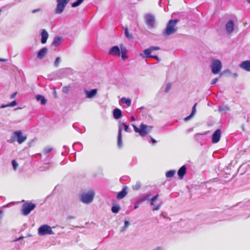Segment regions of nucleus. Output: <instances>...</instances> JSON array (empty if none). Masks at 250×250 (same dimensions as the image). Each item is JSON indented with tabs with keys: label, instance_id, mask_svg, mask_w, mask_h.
<instances>
[{
	"label": "nucleus",
	"instance_id": "f257e3e1",
	"mask_svg": "<svg viewBox=\"0 0 250 250\" xmlns=\"http://www.w3.org/2000/svg\"><path fill=\"white\" fill-rule=\"evenodd\" d=\"M178 22L177 19L170 20L167 24L166 29L163 32V35L165 37H167L177 32V27L176 25Z\"/></svg>",
	"mask_w": 250,
	"mask_h": 250
},
{
	"label": "nucleus",
	"instance_id": "f03ea898",
	"mask_svg": "<svg viewBox=\"0 0 250 250\" xmlns=\"http://www.w3.org/2000/svg\"><path fill=\"white\" fill-rule=\"evenodd\" d=\"M27 139V136L23 134L21 130H17L12 132L10 139L8 141L9 143L17 142L19 144H21Z\"/></svg>",
	"mask_w": 250,
	"mask_h": 250
},
{
	"label": "nucleus",
	"instance_id": "7ed1b4c3",
	"mask_svg": "<svg viewBox=\"0 0 250 250\" xmlns=\"http://www.w3.org/2000/svg\"><path fill=\"white\" fill-rule=\"evenodd\" d=\"M132 125L133 127L134 131L138 133L142 137L145 136L146 134L150 132L152 128V126H148L143 123L140 125L139 127H137L133 124H132Z\"/></svg>",
	"mask_w": 250,
	"mask_h": 250
},
{
	"label": "nucleus",
	"instance_id": "20e7f679",
	"mask_svg": "<svg viewBox=\"0 0 250 250\" xmlns=\"http://www.w3.org/2000/svg\"><path fill=\"white\" fill-rule=\"evenodd\" d=\"M124 128V129L126 132H130V130L129 129L128 125H127L124 122H119V130L118 134V138H117V145L119 147H122L123 143H122V131Z\"/></svg>",
	"mask_w": 250,
	"mask_h": 250
},
{
	"label": "nucleus",
	"instance_id": "39448f33",
	"mask_svg": "<svg viewBox=\"0 0 250 250\" xmlns=\"http://www.w3.org/2000/svg\"><path fill=\"white\" fill-rule=\"evenodd\" d=\"M211 72L214 74H218L222 68V63L218 59H212L210 64Z\"/></svg>",
	"mask_w": 250,
	"mask_h": 250
},
{
	"label": "nucleus",
	"instance_id": "423d86ee",
	"mask_svg": "<svg viewBox=\"0 0 250 250\" xmlns=\"http://www.w3.org/2000/svg\"><path fill=\"white\" fill-rule=\"evenodd\" d=\"M70 0H56L57 6L55 12L57 14H62Z\"/></svg>",
	"mask_w": 250,
	"mask_h": 250
},
{
	"label": "nucleus",
	"instance_id": "0eeeda50",
	"mask_svg": "<svg viewBox=\"0 0 250 250\" xmlns=\"http://www.w3.org/2000/svg\"><path fill=\"white\" fill-rule=\"evenodd\" d=\"M38 234L40 236H44L46 235L54 234L52 228L47 225H43L38 229Z\"/></svg>",
	"mask_w": 250,
	"mask_h": 250
},
{
	"label": "nucleus",
	"instance_id": "6e6552de",
	"mask_svg": "<svg viewBox=\"0 0 250 250\" xmlns=\"http://www.w3.org/2000/svg\"><path fill=\"white\" fill-rule=\"evenodd\" d=\"M94 196V192L93 191L83 193L81 195L80 200L83 203L89 204L92 202Z\"/></svg>",
	"mask_w": 250,
	"mask_h": 250
},
{
	"label": "nucleus",
	"instance_id": "1a4fd4ad",
	"mask_svg": "<svg viewBox=\"0 0 250 250\" xmlns=\"http://www.w3.org/2000/svg\"><path fill=\"white\" fill-rule=\"evenodd\" d=\"M145 19L146 23L149 28L154 27L155 19L152 14L150 13L146 14L145 16Z\"/></svg>",
	"mask_w": 250,
	"mask_h": 250
},
{
	"label": "nucleus",
	"instance_id": "9d476101",
	"mask_svg": "<svg viewBox=\"0 0 250 250\" xmlns=\"http://www.w3.org/2000/svg\"><path fill=\"white\" fill-rule=\"evenodd\" d=\"M31 211V202L24 203L21 208V212L23 215H27Z\"/></svg>",
	"mask_w": 250,
	"mask_h": 250
},
{
	"label": "nucleus",
	"instance_id": "9b49d317",
	"mask_svg": "<svg viewBox=\"0 0 250 250\" xmlns=\"http://www.w3.org/2000/svg\"><path fill=\"white\" fill-rule=\"evenodd\" d=\"M158 197H159V195L157 194L155 196H153L151 199H149V202L150 205L151 206H154V208H153V211L158 210L161 208V205H162V202H161L159 204H158L157 205H155L154 204V202H155L156 200H157L158 199Z\"/></svg>",
	"mask_w": 250,
	"mask_h": 250
},
{
	"label": "nucleus",
	"instance_id": "f8f14e48",
	"mask_svg": "<svg viewBox=\"0 0 250 250\" xmlns=\"http://www.w3.org/2000/svg\"><path fill=\"white\" fill-rule=\"evenodd\" d=\"M221 129H218L216 130L211 136L212 142L216 144L219 142L221 138Z\"/></svg>",
	"mask_w": 250,
	"mask_h": 250
},
{
	"label": "nucleus",
	"instance_id": "ddd939ff",
	"mask_svg": "<svg viewBox=\"0 0 250 250\" xmlns=\"http://www.w3.org/2000/svg\"><path fill=\"white\" fill-rule=\"evenodd\" d=\"M234 23L231 20H229L226 24L225 28L228 34H231L234 30Z\"/></svg>",
	"mask_w": 250,
	"mask_h": 250
},
{
	"label": "nucleus",
	"instance_id": "4468645a",
	"mask_svg": "<svg viewBox=\"0 0 250 250\" xmlns=\"http://www.w3.org/2000/svg\"><path fill=\"white\" fill-rule=\"evenodd\" d=\"M72 71V69L69 68H62L58 70V73L62 77H64L71 74Z\"/></svg>",
	"mask_w": 250,
	"mask_h": 250
},
{
	"label": "nucleus",
	"instance_id": "2eb2a0df",
	"mask_svg": "<svg viewBox=\"0 0 250 250\" xmlns=\"http://www.w3.org/2000/svg\"><path fill=\"white\" fill-rule=\"evenodd\" d=\"M108 54L112 56H119L121 54V50L119 47L118 46H114L112 47L110 49Z\"/></svg>",
	"mask_w": 250,
	"mask_h": 250
},
{
	"label": "nucleus",
	"instance_id": "dca6fc26",
	"mask_svg": "<svg viewBox=\"0 0 250 250\" xmlns=\"http://www.w3.org/2000/svg\"><path fill=\"white\" fill-rule=\"evenodd\" d=\"M84 93L87 98L91 99L97 95V89H93L90 90H87L85 89L84 90Z\"/></svg>",
	"mask_w": 250,
	"mask_h": 250
},
{
	"label": "nucleus",
	"instance_id": "f3484780",
	"mask_svg": "<svg viewBox=\"0 0 250 250\" xmlns=\"http://www.w3.org/2000/svg\"><path fill=\"white\" fill-rule=\"evenodd\" d=\"M239 67L248 72H250V61L247 60L242 62L239 64Z\"/></svg>",
	"mask_w": 250,
	"mask_h": 250
},
{
	"label": "nucleus",
	"instance_id": "a211bd4d",
	"mask_svg": "<svg viewBox=\"0 0 250 250\" xmlns=\"http://www.w3.org/2000/svg\"><path fill=\"white\" fill-rule=\"evenodd\" d=\"M41 42L44 44L46 42L47 40L49 37V34L45 29H42L41 33Z\"/></svg>",
	"mask_w": 250,
	"mask_h": 250
},
{
	"label": "nucleus",
	"instance_id": "6ab92c4d",
	"mask_svg": "<svg viewBox=\"0 0 250 250\" xmlns=\"http://www.w3.org/2000/svg\"><path fill=\"white\" fill-rule=\"evenodd\" d=\"M127 187L126 186H125L123 189L118 193L117 198L118 199H121L124 198L127 193Z\"/></svg>",
	"mask_w": 250,
	"mask_h": 250
},
{
	"label": "nucleus",
	"instance_id": "aec40b11",
	"mask_svg": "<svg viewBox=\"0 0 250 250\" xmlns=\"http://www.w3.org/2000/svg\"><path fill=\"white\" fill-rule=\"evenodd\" d=\"M113 115L114 119H119L122 116V112L119 108H116L113 110Z\"/></svg>",
	"mask_w": 250,
	"mask_h": 250
},
{
	"label": "nucleus",
	"instance_id": "412c9836",
	"mask_svg": "<svg viewBox=\"0 0 250 250\" xmlns=\"http://www.w3.org/2000/svg\"><path fill=\"white\" fill-rule=\"evenodd\" d=\"M151 51L149 47L148 48L146 49L143 51V53H140V55L143 58H151Z\"/></svg>",
	"mask_w": 250,
	"mask_h": 250
},
{
	"label": "nucleus",
	"instance_id": "4be33fe9",
	"mask_svg": "<svg viewBox=\"0 0 250 250\" xmlns=\"http://www.w3.org/2000/svg\"><path fill=\"white\" fill-rule=\"evenodd\" d=\"M186 167L184 165L182 166L178 171V175L181 179H183L186 173Z\"/></svg>",
	"mask_w": 250,
	"mask_h": 250
},
{
	"label": "nucleus",
	"instance_id": "5701e85b",
	"mask_svg": "<svg viewBox=\"0 0 250 250\" xmlns=\"http://www.w3.org/2000/svg\"><path fill=\"white\" fill-rule=\"evenodd\" d=\"M62 38L61 36H56L54 38L52 42V44L54 46H58L62 42Z\"/></svg>",
	"mask_w": 250,
	"mask_h": 250
},
{
	"label": "nucleus",
	"instance_id": "b1692460",
	"mask_svg": "<svg viewBox=\"0 0 250 250\" xmlns=\"http://www.w3.org/2000/svg\"><path fill=\"white\" fill-rule=\"evenodd\" d=\"M206 133H197L194 135V139L196 141L201 143L204 140L205 138Z\"/></svg>",
	"mask_w": 250,
	"mask_h": 250
},
{
	"label": "nucleus",
	"instance_id": "393cba45",
	"mask_svg": "<svg viewBox=\"0 0 250 250\" xmlns=\"http://www.w3.org/2000/svg\"><path fill=\"white\" fill-rule=\"evenodd\" d=\"M47 52V48L43 47L41 49L38 53L37 58L39 59H42Z\"/></svg>",
	"mask_w": 250,
	"mask_h": 250
},
{
	"label": "nucleus",
	"instance_id": "a878e982",
	"mask_svg": "<svg viewBox=\"0 0 250 250\" xmlns=\"http://www.w3.org/2000/svg\"><path fill=\"white\" fill-rule=\"evenodd\" d=\"M196 105H197V103H195L192 107V111H191V114L189 116H187V117H186L185 118L184 120L185 121H188L189 120L195 115V114L196 112Z\"/></svg>",
	"mask_w": 250,
	"mask_h": 250
},
{
	"label": "nucleus",
	"instance_id": "bb28decb",
	"mask_svg": "<svg viewBox=\"0 0 250 250\" xmlns=\"http://www.w3.org/2000/svg\"><path fill=\"white\" fill-rule=\"evenodd\" d=\"M218 110L222 113H226L227 111L229 110V107L226 105H220L219 107Z\"/></svg>",
	"mask_w": 250,
	"mask_h": 250
},
{
	"label": "nucleus",
	"instance_id": "cd10ccee",
	"mask_svg": "<svg viewBox=\"0 0 250 250\" xmlns=\"http://www.w3.org/2000/svg\"><path fill=\"white\" fill-rule=\"evenodd\" d=\"M36 100L38 102H40L41 104L42 105H44L46 103V100L45 98L41 95H38L36 97Z\"/></svg>",
	"mask_w": 250,
	"mask_h": 250
},
{
	"label": "nucleus",
	"instance_id": "c85d7f7f",
	"mask_svg": "<svg viewBox=\"0 0 250 250\" xmlns=\"http://www.w3.org/2000/svg\"><path fill=\"white\" fill-rule=\"evenodd\" d=\"M150 196H151L150 194H146L144 195L141 198L138 199V200H137V203H140L145 201L148 200L149 197H150Z\"/></svg>",
	"mask_w": 250,
	"mask_h": 250
},
{
	"label": "nucleus",
	"instance_id": "c756f323",
	"mask_svg": "<svg viewBox=\"0 0 250 250\" xmlns=\"http://www.w3.org/2000/svg\"><path fill=\"white\" fill-rule=\"evenodd\" d=\"M125 35L127 39L129 40H132L133 39L132 34L129 33L127 27L125 28Z\"/></svg>",
	"mask_w": 250,
	"mask_h": 250
},
{
	"label": "nucleus",
	"instance_id": "7c9ffc66",
	"mask_svg": "<svg viewBox=\"0 0 250 250\" xmlns=\"http://www.w3.org/2000/svg\"><path fill=\"white\" fill-rule=\"evenodd\" d=\"M121 102L125 104L128 106H130L131 104V101L129 98H125V97H123L121 99Z\"/></svg>",
	"mask_w": 250,
	"mask_h": 250
},
{
	"label": "nucleus",
	"instance_id": "2f4dec72",
	"mask_svg": "<svg viewBox=\"0 0 250 250\" xmlns=\"http://www.w3.org/2000/svg\"><path fill=\"white\" fill-rule=\"evenodd\" d=\"M17 104V102L15 100H14L7 104H2L1 105V107L4 108V107H9V106H14L16 105Z\"/></svg>",
	"mask_w": 250,
	"mask_h": 250
},
{
	"label": "nucleus",
	"instance_id": "473e14b6",
	"mask_svg": "<svg viewBox=\"0 0 250 250\" xmlns=\"http://www.w3.org/2000/svg\"><path fill=\"white\" fill-rule=\"evenodd\" d=\"M120 209V207L119 205H116L113 206L111 208V211L112 212L117 213H118Z\"/></svg>",
	"mask_w": 250,
	"mask_h": 250
},
{
	"label": "nucleus",
	"instance_id": "72a5a7b5",
	"mask_svg": "<svg viewBox=\"0 0 250 250\" xmlns=\"http://www.w3.org/2000/svg\"><path fill=\"white\" fill-rule=\"evenodd\" d=\"M175 173V170H170L166 172V176L167 178H171V177H173Z\"/></svg>",
	"mask_w": 250,
	"mask_h": 250
},
{
	"label": "nucleus",
	"instance_id": "f704fd0d",
	"mask_svg": "<svg viewBox=\"0 0 250 250\" xmlns=\"http://www.w3.org/2000/svg\"><path fill=\"white\" fill-rule=\"evenodd\" d=\"M141 187V183L140 182H137L134 185H132V188L134 190L139 189Z\"/></svg>",
	"mask_w": 250,
	"mask_h": 250
},
{
	"label": "nucleus",
	"instance_id": "c9c22d12",
	"mask_svg": "<svg viewBox=\"0 0 250 250\" xmlns=\"http://www.w3.org/2000/svg\"><path fill=\"white\" fill-rule=\"evenodd\" d=\"M73 147L74 149L78 148V150H81L82 149V145L80 143L76 142L73 144Z\"/></svg>",
	"mask_w": 250,
	"mask_h": 250
},
{
	"label": "nucleus",
	"instance_id": "e433bc0d",
	"mask_svg": "<svg viewBox=\"0 0 250 250\" xmlns=\"http://www.w3.org/2000/svg\"><path fill=\"white\" fill-rule=\"evenodd\" d=\"M83 1L84 0H77L72 4L71 6L72 7H76L82 4Z\"/></svg>",
	"mask_w": 250,
	"mask_h": 250
},
{
	"label": "nucleus",
	"instance_id": "4c0bfd02",
	"mask_svg": "<svg viewBox=\"0 0 250 250\" xmlns=\"http://www.w3.org/2000/svg\"><path fill=\"white\" fill-rule=\"evenodd\" d=\"M129 225V222L127 221V220H125L124 222V227H122V228L121 229V232H123L124 231H125L126 229L128 227Z\"/></svg>",
	"mask_w": 250,
	"mask_h": 250
},
{
	"label": "nucleus",
	"instance_id": "58836bf2",
	"mask_svg": "<svg viewBox=\"0 0 250 250\" xmlns=\"http://www.w3.org/2000/svg\"><path fill=\"white\" fill-rule=\"evenodd\" d=\"M61 62V59L60 57H57L55 61L54 65L56 67H58Z\"/></svg>",
	"mask_w": 250,
	"mask_h": 250
},
{
	"label": "nucleus",
	"instance_id": "ea45409f",
	"mask_svg": "<svg viewBox=\"0 0 250 250\" xmlns=\"http://www.w3.org/2000/svg\"><path fill=\"white\" fill-rule=\"evenodd\" d=\"M171 88V84L170 83H168L167 84L166 87L165 88V92L166 93L168 92L170 89Z\"/></svg>",
	"mask_w": 250,
	"mask_h": 250
},
{
	"label": "nucleus",
	"instance_id": "a19ab883",
	"mask_svg": "<svg viewBox=\"0 0 250 250\" xmlns=\"http://www.w3.org/2000/svg\"><path fill=\"white\" fill-rule=\"evenodd\" d=\"M12 165L13 169L15 170H16L17 169V167H18V163H17V162L15 160H13L12 161Z\"/></svg>",
	"mask_w": 250,
	"mask_h": 250
},
{
	"label": "nucleus",
	"instance_id": "79ce46f5",
	"mask_svg": "<svg viewBox=\"0 0 250 250\" xmlns=\"http://www.w3.org/2000/svg\"><path fill=\"white\" fill-rule=\"evenodd\" d=\"M121 57L123 60H125L127 58V56L126 54V52L125 51H124L123 50L121 51Z\"/></svg>",
	"mask_w": 250,
	"mask_h": 250
},
{
	"label": "nucleus",
	"instance_id": "37998d69",
	"mask_svg": "<svg viewBox=\"0 0 250 250\" xmlns=\"http://www.w3.org/2000/svg\"><path fill=\"white\" fill-rule=\"evenodd\" d=\"M52 150V148L49 147H45L44 149V154H46L49 152H50Z\"/></svg>",
	"mask_w": 250,
	"mask_h": 250
},
{
	"label": "nucleus",
	"instance_id": "c03bdc74",
	"mask_svg": "<svg viewBox=\"0 0 250 250\" xmlns=\"http://www.w3.org/2000/svg\"><path fill=\"white\" fill-rule=\"evenodd\" d=\"M149 48H150L151 52H152L153 51H154V50H159L160 49V48L159 47L154 46H151Z\"/></svg>",
	"mask_w": 250,
	"mask_h": 250
},
{
	"label": "nucleus",
	"instance_id": "a18cd8bd",
	"mask_svg": "<svg viewBox=\"0 0 250 250\" xmlns=\"http://www.w3.org/2000/svg\"><path fill=\"white\" fill-rule=\"evenodd\" d=\"M69 90V86H64L62 88V91L63 93H67Z\"/></svg>",
	"mask_w": 250,
	"mask_h": 250
},
{
	"label": "nucleus",
	"instance_id": "49530a36",
	"mask_svg": "<svg viewBox=\"0 0 250 250\" xmlns=\"http://www.w3.org/2000/svg\"><path fill=\"white\" fill-rule=\"evenodd\" d=\"M44 164H45V165H46V163H45ZM48 168H49V167H48V166H44V167H40V170H41V171H43V170H46V169H48Z\"/></svg>",
	"mask_w": 250,
	"mask_h": 250
},
{
	"label": "nucleus",
	"instance_id": "de8ad7c7",
	"mask_svg": "<svg viewBox=\"0 0 250 250\" xmlns=\"http://www.w3.org/2000/svg\"><path fill=\"white\" fill-rule=\"evenodd\" d=\"M3 211L1 209V208L0 207V222L3 217Z\"/></svg>",
	"mask_w": 250,
	"mask_h": 250
},
{
	"label": "nucleus",
	"instance_id": "09e8293b",
	"mask_svg": "<svg viewBox=\"0 0 250 250\" xmlns=\"http://www.w3.org/2000/svg\"><path fill=\"white\" fill-rule=\"evenodd\" d=\"M218 80V79L217 78H214V79H212L211 81V84H212V85L215 84L217 83Z\"/></svg>",
	"mask_w": 250,
	"mask_h": 250
},
{
	"label": "nucleus",
	"instance_id": "8fccbe9b",
	"mask_svg": "<svg viewBox=\"0 0 250 250\" xmlns=\"http://www.w3.org/2000/svg\"><path fill=\"white\" fill-rule=\"evenodd\" d=\"M41 10H42V9L41 8L34 9V10H32V13H35L38 12H40V11H41Z\"/></svg>",
	"mask_w": 250,
	"mask_h": 250
},
{
	"label": "nucleus",
	"instance_id": "3c124183",
	"mask_svg": "<svg viewBox=\"0 0 250 250\" xmlns=\"http://www.w3.org/2000/svg\"><path fill=\"white\" fill-rule=\"evenodd\" d=\"M224 73H228L229 74H231L230 70L229 69H226L223 71Z\"/></svg>",
	"mask_w": 250,
	"mask_h": 250
},
{
	"label": "nucleus",
	"instance_id": "603ef678",
	"mask_svg": "<svg viewBox=\"0 0 250 250\" xmlns=\"http://www.w3.org/2000/svg\"><path fill=\"white\" fill-rule=\"evenodd\" d=\"M151 58L156 59L158 61L160 60L159 58L157 56H156V55H151Z\"/></svg>",
	"mask_w": 250,
	"mask_h": 250
},
{
	"label": "nucleus",
	"instance_id": "864d4df0",
	"mask_svg": "<svg viewBox=\"0 0 250 250\" xmlns=\"http://www.w3.org/2000/svg\"><path fill=\"white\" fill-rule=\"evenodd\" d=\"M17 94V92H15V93H13V94L11 95V96H10L11 99H13V98H14L15 97V96H16Z\"/></svg>",
	"mask_w": 250,
	"mask_h": 250
},
{
	"label": "nucleus",
	"instance_id": "5fc2aeb1",
	"mask_svg": "<svg viewBox=\"0 0 250 250\" xmlns=\"http://www.w3.org/2000/svg\"><path fill=\"white\" fill-rule=\"evenodd\" d=\"M38 156L40 157L41 156V154H37L35 155H32V160L33 159H34L35 158L38 157Z\"/></svg>",
	"mask_w": 250,
	"mask_h": 250
},
{
	"label": "nucleus",
	"instance_id": "6e6d98bb",
	"mask_svg": "<svg viewBox=\"0 0 250 250\" xmlns=\"http://www.w3.org/2000/svg\"><path fill=\"white\" fill-rule=\"evenodd\" d=\"M150 138H151V142H152V143L153 144H155L157 142V141L154 139H153V138L150 137Z\"/></svg>",
	"mask_w": 250,
	"mask_h": 250
},
{
	"label": "nucleus",
	"instance_id": "4d7b16f0",
	"mask_svg": "<svg viewBox=\"0 0 250 250\" xmlns=\"http://www.w3.org/2000/svg\"><path fill=\"white\" fill-rule=\"evenodd\" d=\"M75 217L74 216H71V215H69V216H68L67 217V219H69V220H70V219H75Z\"/></svg>",
	"mask_w": 250,
	"mask_h": 250
},
{
	"label": "nucleus",
	"instance_id": "13d9d810",
	"mask_svg": "<svg viewBox=\"0 0 250 250\" xmlns=\"http://www.w3.org/2000/svg\"><path fill=\"white\" fill-rule=\"evenodd\" d=\"M8 60L7 59H1L0 58V62H7Z\"/></svg>",
	"mask_w": 250,
	"mask_h": 250
},
{
	"label": "nucleus",
	"instance_id": "bf43d9fd",
	"mask_svg": "<svg viewBox=\"0 0 250 250\" xmlns=\"http://www.w3.org/2000/svg\"><path fill=\"white\" fill-rule=\"evenodd\" d=\"M23 238V237H21L18 239H16L14 240V241L16 242V241H20L21 240V239H22V238Z\"/></svg>",
	"mask_w": 250,
	"mask_h": 250
},
{
	"label": "nucleus",
	"instance_id": "052dcab7",
	"mask_svg": "<svg viewBox=\"0 0 250 250\" xmlns=\"http://www.w3.org/2000/svg\"><path fill=\"white\" fill-rule=\"evenodd\" d=\"M232 75L234 77H237L238 76V74L236 73L232 74Z\"/></svg>",
	"mask_w": 250,
	"mask_h": 250
},
{
	"label": "nucleus",
	"instance_id": "680f3d73",
	"mask_svg": "<svg viewBox=\"0 0 250 250\" xmlns=\"http://www.w3.org/2000/svg\"><path fill=\"white\" fill-rule=\"evenodd\" d=\"M36 204L32 203V210L36 208Z\"/></svg>",
	"mask_w": 250,
	"mask_h": 250
},
{
	"label": "nucleus",
	"instance_id": "e2e57ef3",
	"mask_svg": "<svg viewBox=\"0 0 250 250\" xmlns=\"http://www.w3.org/2000/svg\"><path fill=\"white\" fill-rule=\"evenodd\" d=\"M131 121H135V119L134 117L133 116L131 117Z\"/></svg>",
	"mask_w": 250,
	"mask_h": 250
},
{
	"label": "nucleus",
	"instance_id": "0e129e2a",
	"mask_svg": "<svg viewBox=\"0 0 250 250\" xmlns=\"http://www.w3.org/2000/svg\"><path fill=\"white\" fill-rule=\"evenodd\" d=\"M139 208V206H138V205H135L134 206V209H137V208Z\"/></svg>",
	"mask_w": 250,
	"mask_h": 250
},
{
	"label": "nucleus",
	"instance_id": "69168bd1",
	"mask_svg": "<svg viewBox=\"0 0 250 250\" xmlns=\"http://www.w3.org/2000/svg\"><path fill=\"white\" fill-rule=\"evenodd\" d=\"M161 2H162V0H159V5L160 6H161Z\"/></svg>",
	"mask_w": 250,
	"mask_h": 250
},
{
	"label": "nucleus",
	"instance_id": "338daca9",
	"mask_svg": "<svg viewBox=\"0 0 250 250\" xmlns=\"http://www.w3.org/2000/svg\"><path fill=\"white\" fill-rule=\"evenodd\" d=\"M73 127L74 128H75L77 131H78V128H75V126H74V125H73Z\"/></svg>",
	"mask_w": 250,
	"mask_h": 250
},
{
	"label": "nucleus",
	"instance_id": "774afa93",
	"mask_svg": "<svg viewBox=\"0 0 250 250\" xmlns=\"http://www.w3.org/2000/svg\"><path fill=\"white\" fill-rule=\"evenodd\" d=\"M248 3H250V0H247Z\"/></svg>",
	"mask_w": 250,
	"mask_h": 250
}]
</instances>
